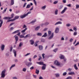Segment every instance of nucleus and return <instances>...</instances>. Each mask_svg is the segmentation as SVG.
Returning a JSON list of instances; mask_svg holds the SVG:
<instances>
[{"label":"nucleus","mask_w":79,"mask_h":79,"mask_svg":"<svg viewBox=\"0 0 79 79\" xmlns=\"http://www.w3.org/2000/svg\"><path fill=\"white\" fill-rule=\"evenodd\" d=\"M31 12L29 11L26 14H25L23 15H22L20 16V18H22V19H23V18H25L26 16H27L29 14H31Z\"/></svg>","instance_id":"1"},{"label":"nucleus","mask_w":79,"mask_h":79,"mask_svg":"<svg viewBox=\"0 0 79 79\" xmlns=\"http://www.w3.org/2000/svg\"><path fill=\"white\" fill-rule=\"evenodd\" d=\"M6 73V70L5 69L2 71L1 73V77L4 78L5 77V73Z\"/></svg>","instance_id":"2"},{"label":"nucleus","mask_w":79,"mask_h":79,"mask_svg":"<svg viewBox=\"0 0 79 79\" xmlns=\"http://www.w3.org/2000/svg\"><path fill=\"white\" fill-rule=\"evenodd\" d=\"M67 9H68V8H67V7H65L64 9L62 10V11L61 12V14H63L64 13L66 10H67Z\"/></svg>","instance_id":"3"},{"label":"nucleus","mask_w":79,"mask_h":79,"mask_svg":"<svg viewBox=\"0 0 79 79\" xmlns=\"http://www.w3.org/2000/svg\"><path fill=\"white\" fill-rule=\"evenodd\" d=\"M46 66L47 65H46V64H44L41 68L42 70H45L46 69Z\"/></svg>","instance_id":"4"},{"label":"nucleus","mask_w":79,"mask_h":79,"mask_svg":"<svg viewBox=\"0 0 79 79\" xmlns=\"http://www.w3.org/2000/svg\"><path fill=\"white\" fill-rule=\"evenodd\" d=\"M54 64L57 66H60V64L59 62L57 60H56L55 61Z\"/></svg>","instance_id":"5"},{"label":"nucleus","mask_w":79,"mask_h":79,"mask_svg":"<svg viewBox=\"0 0 79 79\" xmlns=\"http://www.w3.org/2000/svg\"><path fill=\"white\" fill-rule=\"evenodd\" d=\"M32 64V63L31 62H29L27 64H26V65L27 66H28V67H30V66H31V65Z\"/></svg>","instance_id":"6"},{"label":"nucleus","mask_w":79,"mask_h":79,"mask_svg":"<svg viewBox=\"0 0 79 79\" xmlns=\"http://www.w3.org/2000/svg\"><path fill=\"white\" fill-rule=\"evenodd\" d=\"M1 49L2 51H3L5 49V45L4 44H2L1 46Z\"/></svg>","instance_id":"7"},{"label":"nucleus","mask_w":79,"mask_h":79,"mask_svg":"<svg viewBox=\"0 0 79 79\" xmlns=\"http://www.w3.org/2000/svg\"><path fill=\"white\" fill-rule=\"evenodd\" d=\"M62 24V22H61L59 21L56 23L54 25L55 26H56V25H58V24Z\"/></svg>","instance_id":"8"},{"label":"nucleus","mask_w":79,"mask_h":79,"mask_svg":"<svg viewBox=\"0 0 79 79\" xmlns=\"http://www.w3.org/2000/svg\"><path fill=\"white\" fill-rule=\"evenodd\" d=\"M12 52L14 54L15 57H16V51L15 50L13 49L12 50Z\"/></svg>","instance_id":"9"},{"label":"nucleus","mask_w":79,"mask_h":79,"mask_svg":"<svg viewBox=\"0 0 79 79\" xmlns=\"http://www.w3.org/2000/svg\"><path fill=\"white\" fill-rule=\"evenodd\" d=\"M0 27H1L2 26V24H3V21L2 19L0 20Z\"/></svg>","instance_id":"10"},{"label":"nucleus","mask_w":79,"mask_h":79,"mask_svg":"<svg viewBox=\"0 0 79 79\" xmlns=\"http://www.w3.org/2000/svg\"><path fill=\"white\" fill-rule=\"evenodd\" d=\"M53 35H54L53 34V33H52V34L48 38V39L49 40L52 39L53 37Z\"/></svg>","instance_id":"11"},{"label":"nucleus","mask_w":79,"mask_h":79,"mask_svg":"<svg viewBox=\"0 0 79 79\" xmlns=\"http://www.w3.org/2000/svg\"><path fill=\"white\" fill-rule=\"evenodd\" d=\"M59 32V28L57 27L56 28V30L55 31V32L56 33H58V32Z\"/></svg>","instance_id":"12"},{"label":"nucleus","mask_w":79,"mask_h":79,"mask_svg":"<svg viewBox=\"0 0 79 79\" xmlns=\"http://www.w3.org/2000/svg\"><path fill=\"white\" fill-rule=\"evenodd\" d=\"M3 19H6V20H9V19H10V17H5L3 18Z\"/></svg>","instance_id":"13"},{"label":"nucleus","mask_w":79,"mask_h":79,"mask_svg":"<svg viewBox=\"0 0 79 79\" xmlns=\"http://www.w3.org/2000/svg\"><path fill=\"white\" fill-rule=\"evenodd\" d=\"M30 43L31 45H33L34 44V40H30Z\"/></svg>","instance_id":"14"},{"label":"nucleus","mask_w":79,"mask_h":79,"mask_svg":"<svg viewBox=\"0 0 79 79\" xmlns=\"http://www.w3.org/2000/svg\"><path fill=\"white\" fill-rule=\"evenodd\" d=\"M68 74L69 75H74V74H75V73H74V72H72L69 73Z\"/></svg>","instance_id":"15"},{"label":"nucleus","mask_w":79,"mask_h":79,"mask_svg":"<svg viewBox=\"0 0 79 79\" xmlns=\"http://www.w3.org/2000/svg\"><path fill=\"white\" fill-rule=\"evenodd\" d=\"M73 66L75 69H76V70H77V69H78V68L77 67L76 64H75Z\"/></svg>","instance_id":"16"},{"label":"nucleus","mask_w":79,"mask_h":79,"mask_svg":"<svg viewBox=\"0 0 79 79\" xmlns=\"http://www.w3.org/2000/svg\"><path fill=\"white\" fill-rule=\"evenodd\" d=\"M19 32V30H17L15 31L12 33L13 34H17V33H18Z\"/></svg>","instance_id":"17"},{"label":"nucleus","mask_w":79,"mask_h":79,"mask_svg":"<svg viewBox=\"0 0 79 79\" xmlns=\"http://www.w3.org/2000/svg\"><path fill=\"white\" fill-rule=\"evenodd\" d=\"M19 18V16H16L15 17L14 19H13V20L15 21V20H16V19H18Z\"/></svg>","instance_id":"18"},{"label":"nucleus","mask_w":79,"mask_h":79,"mask_svg":"<svg viewBox=\"0 0 79 79\" xmlns=\"http://www.w3.org/2000/svg\"><path fill=\"white\" fill-rule=\"evenodd\" d=\"M36 19H35L33 21H31V22H30L29 24H32V23H35V22H36Z\"/></svg>","instance_id":"19"},{"label":"nucleus","mask_w":79,"mask_h":79,"mask_svg":"<svg viewBox=\"0 0 79 79\" xmlns=\"http://www.w3.org/2000/svg\"><path fill=\"white\" fill-rule=\"evenodd\" d=\"M36 63H37V64H40V65H43L44 64V62H36Z\"/></svg>","instance_id":"20"},{"label":"nucleus","mask_w":79,"mask_h":79,"mask_svg":"<svg viewBox=\"0 0 79 79\" xmlns=\"http://www.w3.org/2000/svg\"><path fill=\"white\" fill-rule=\"evenodd\" d=\"M16 66V65L15 64H12L10 69V71L11 69H12V68H14V67H15V66Z\"/></svg>","instance_id":"21"},{"label":"nucleus","mask_w":79,"mask_h":79,"mask_svg":"<svg viewBox=\"0 0 79 79\" xmlns=\"http://www.w3.org/2000/svg\"><path fill=\"white\" fill-rule=\"evenodd\" d=\"M39 48L40 50H43V46L42 45H40L39 46Z\"/></svg>","instance_id":"22"},{"label":"nucleus","mask_w":79,"mask_h":79,"mask_svg":"<svg viewBox=\"0 0 79 79\" xmlns=\"http://www.w3.org/2000/svg\"><path fill=\"white\" fill-rule=\"evenodd\" d=\"M58 9H56L54 13L56 15H58Z\"/></svg>","instance_id":"23"},{"label":"nucleus","mask_w":79,"mask_h":79,"mask_svg":"<svg viewBox=\"0 0 79 79\" xmlns=\"http://www.w3.org/2000/svg\"><path fill=\"white\" fill-rule=\"evenodd\" d=\"M27 29V28H25L24 29L21 31V33H24V32H26V31Z\"/></svg>","instance_id":"24"},{"label":"nucleus","mask_w":79,"mask_h":79,"mask_svg":"<svg viewBox=\"0 0 79 79\" xmlns=\"http://www.w3.org/2000/svg\"><path fill=\"white\" fill-rule=\"evenodd\" d=\"M14 37H15V40L18 41V39H19L18 36H16V35H15V36H14Z\"/></svg>","instance_id":"25"},{"label":"nucleus","mask_w":79,"mask_h":79,"mask_svg":"<svg viewBox=\"0 0 79 79\" xmlns=\"http://www.w3.org/2000/svg\"><path fill=\"white\" fill-rule=\"evenodd\" d=\"M45 8H46V5H44V6H43L41 7V10H45Z\"/></svg>","instance_id":"26"},{"label":"nucleus","mask_w":79,"mask_h":79,"mask_svg":"<svg viewBox=\"0 0 79 79\" xmlns=\"http://www.w3.org/2000/svg\"><path fill=\"white\" fill-rule=\"evenodd\" d=\"M60 59H63L64 58V56H63V55L60 54Z\"/></svg>","instance_id":"27"},{"label":"nucleus","mask_w":79,"mask_h":79,"mask_svg":"<svg viewBox=\"0 0 79 79\" xmlns=\"http://www.w3.org/2000/svg\"><path fill=\"white\" fill-rule=\"evenodd\" d=\"M40 27V26L36 27L35 28V31H38Z\"/></svg>","instance_id":"28"},{"label":"nucleus","mask_w":79,"mask_h":79,"mask_svg":"<svg viewBox=\"0 0 79 79\" xmlns=\"http://www.w3.org/2000/svg\"><path fill=\"white\" fill-rule=\"evenodd\" d=\"M35 73L37 74H39V70H37V69H36Z\"/></svg>","instance_id":"29"},{"label":"nucleus","mask_w":79,"mask_h":79,"mask_svg":"<svg viewBox=\"0 0 79 79\" xmlns=\"http://www.w3.org/2000/svg\"><path fill=\"white\" fill-rule=\"evenodd\" d=\"M10 4L11 5H13L14 4V0H11Z\"/></svg>","instance_id":"30"},{"label":"nucleus","mask_w":79,"mask_h":79,"mask_svg":"<svg viewBox=\"0 0 79 79\" xmlns=\"http://www.w3.org/2000/svg\"><path fill=\"white\" fill-rule=\"evenodd\" d=\"M23 44L22 42H21L19 43V47H21L22 46H23Z\"/></svg>","instance_id":"31"},{"label":"nucleus","mask_w":79,"mask_h":79,"mask_svg":"<svg viewBox=\"0 0 79 79\" xmlns=\"http://www.w3.org/2000/svg\"><path fill=\"white\" fill-rule=\"evenodd\" d=\"M37 35H38V36H42V33H38L37 34Z\"/></svg>","instance_id":"32"},{"label":"nucleus","mask_w":79,"mask_h":79,"mask_svg":"<svg viewBox=\"0 0 79 79\" xmlns=\"http://www.w3.org/2000/svg\"><path fill=\"white\" fill-rule=\"evenodd\" d=\"M47 33H44V35H43L42 36V37H47Z\"/></svg>","instance_id":"33"},{"label":"nucleus","mask_w":79,"mask_h":79,"mask_svg":"<svg viewBox=\"0 0 79 79\" xmlns=\"http://www.w3.org/2000/svg\"><path fill=\"white\" fill-rule=\"evenodd\" d=\"M20 38H25V37L24 36V35H20Z\"/></svg>","instance_id":"34"},{"label":"nucleus","mask_w":79,"mask_h":79,"mask_svg":"<svg viewBox=\"0 0 79 79\" xmlns=\"http://www.w3.org/2000/svg\"><path fill=\"white\" fill-rule=\"evenodd\" d=\"M53 52H55V53H56V52L58 51V48H56L55 49H54L53 50Z\"/></svg>","instance_id":"35"},{"label":"nucleus","mask_w":79,"mask_h":79,"mask_svg":"<svg viewBox=\"0 0 79 79\" xmlns=\"http://www.w3.org/2000/svg\"><path fill=\"white\" fill-rule=\"evenodd\" d=\"M73 30L75 31V32H76L77 31V27H74L73 28Z\"/></svg>","instance_id":"36"},{"label":"nucleus","mask_w":79,"mask_h":79,"mask_svg":"<svg viewBox=\"0 0 79 79\" xmlns=\"http://www.w3.org/2000/svg\"><path fill=\"white\" fill-rule=\"evenodd\" d=\"M33 1L35 6H37V2H36L35 0H33Z\"/></svg>","instance_id":"37"},{"label":"nucleus","mask_w":79,"mask_h":79,"mask_svg":"<svg viewBox=\"0 0 79 79\" xmlns=\"http://www.w3.org/2000/svg\"><path fill=\"white\" fill-rule=\"evenodd\" d=\"M71 26V24L70 23H68L66 24V26L67 27H69Z\"/></svg>","instance_id":"38"},{"label":"nucleus","mask_w":79,"mask_h":79,"mask_svg":"<svg viewBox=\"0 0 79 79\" xmlns=\"http://www.w3.org/2000/svg\"><path fill=\"white\" fill-rule=\"evenodd\" d=\"M31 55V53H27V54L24 55V56H28V55Z\"/></svg>","instance_id":"39"},{"label":"nucleus","mask_w":79,"mask_h":79,"mask_svg":"<svg viewBox=\"0 0 79 79\" xmlns=\"http://www.w3.org/2000/svg\"><path fill=\"white\" fill-rule=\"evenodd\" d=\"M77 32H74L73 33V35L75 36H76V35H77Z\"/></svg>","instance_id":"40"},{"label":"nucleus","mask_w":79,"mask_h":79,"mask_svg":"<svg viewBox=\"0 0 79 79\" xmlns=\"http://www.w3.org/2000/svg\"><path fill=\"white\" fill-rule=\"evenodd\" d=\"M14 61L15 63H18V60L16 59H14Z\"/></svg>","instance_id":"41"},{"label":"nucleus","mask_w":79,"mask_h":79,"mask_svg":"<svg viewBox=\"0 0 79 79\" xmlns=\"http://www.w3.org/2000/svg\"><path fill=\"white\" fill-rule=\"evenodd\" d=\"M45 54L44 53H43V54H42V56L43 57V59H44V58H45V56H45Z\"/></svg>","instance_id":"42"},{"label":"nucleus","mask_w":79,"mask_h":79,"mask_svg":"<svg viewBox=\"0 0 79 79\" xmlns=\"http://www.w3.org/2000/svg\"><path fill=\"white\" fill-rule=\"evenodd\" d=\"M73 79V78H72V77L71 76L68 77L66 78V79Z\"/></svg>","instance_id":"43"},{"label":"nucleus","mask_w":79,"mask_h":79,"mask_svg":"<svg viewBox=\"0 0 79 79\" xmlns=\"http://www.w3.org/2000/svg\"><path fill=\"white\" fill-rule=\"evenodd\" d=\"M31 6V5H27V6L26 7V8H29Z\"/></svg>","instance_id":"44"},{"label":"nucleus","mask_w":79,"mask_h":79,"mask_svg":"<svg viewBox=\"0 0 79 79\" xmlns=\"http://www.w3.org/2000/svg\"><path fill=\"white\" fill-rule=\"evenodd\" d=\"M52 33V32L50 31H48V35L50 36V34Z\"/></svg>","instance_id":"45"},{"label":"nucleus","mask_w":79,"mask_h":79,"mask_svg":"<svg viewBox=\"0 0 79 79\" xmlns=\"http://www.w3.org/2000/svg\"><path fill=\"white\" fill-rule=\"evenodd\" d=\"M30 36V34H27V35L25 36V38H26V37H28Z\"/></svg>","instance_id":"46"},{"label":"nucleus","mask_w":79,"mask_h":79,"mask_svg":"<svg viewBox=\"0 0 79 79\" xmlns=\"http://www.w3.org/2000/svg\"><path fill=\"white\" fill-rule=\"evenodd\" d=\"M74 49H75V48L73 46L71 47V50H74Z\"/></svg>","instance_id":"47"},{"label":"nucleus","mask_w":79,"mask_h":79,"mask_svg":"<svg viewBox=\"0 0 79 79\" xmlns=\"http://www.w3.org/2000/svg\"><path fill=\"white\" fill-rule=\"evenodd\" d=\"M23 71L24 72H26V68H23Z\"/></svg>","instance_id":"48"},{"label":"nucleus","mask_w":79,"mask_h":79,"mask_svg":"<svg viewBox=\"0 0 79 79\" xmlns=\"http://www.w3.org/2000/svg\"><path fill=\"white\" fill-rule=\"evenodd\" d=\"M14 16V14H12L11 15V17H10V19H12L13 17Z\"/></svg>","instance_id":"49"},{"label":"nucleus","mask_w":79,"mask_h":79,"mask_svg":"<svg viewBox=\"0 0 79 79\" xmlns=\"http://www.w3.org/2000/svg\"><path fill=\"white\" fill-rule=\"evenodd\" d=\"M79 8V5H76V9H77Z\"/></svg>","instance_id":"50"},{"label":"nucleus","mask_w":79,"mask_h":79,"mask_svg":"<svg viewBox=\"0 0 79 79\" xmlns=\"http://www.w3.org/2000/svg\"><path fill=\"white\" fill-rule=\"evenodd\" d=\"M56 77H60V74L59 73H57V74H56Z\"/></svg>","instance_id":"51"},{"label":"nucleus","mask_w":79,"mask_h":79,"mask_svg":"<svg viewBox=\"0 0 79 79\" xmlns=\"http://www.w3.org/2000/svg\"><path fill=\"white\" fill-rule=\"evenodd\" d=\"M49 24V23L48 22H46L44 23V25L45 26H47L48 24Z\"/></svg>","instance_id":"52"},{"label":"nucleus","mask_w":79,"mask_h":79,"mask_svg":"<svg viewBox=\"0 0 79 79\" xmlns=\"http://www.w3.org/2000/svg\"><path fill=\"white\" fill-rule=\"evenodd\" d=\"M66 74H67V73H66V72H64L63 74V75L64 76H66Z\"/></svg>","instance_id":"53"},{"label":"nucleus","mask_w":79,"mask_h":79,"mask_svg":"<svg viewBox=\"0 0 79 79\" xmlns=\"http://www.w3.org/2000/svg\"><path fill=\"white\" fill-rule=\"evenodd\" d=\"M14 29V27H12L10 28V31H12V30H13Z\"/></svg>","instance_id":"54"},{"label":"nucleus","mask_w":79,"mask_h":79,"mask_svg":"<svg viewBox=\"0 0 79 79\" xmlns=\"http://www.w3.org/2000/svg\"><path fill=\"white\" fill-rule=\"evenodd\" d=\"M58 1H55L54 2L53 4H56V3H58Z\"/></svg>","instance_id":"55"},{"label":"nucleus","mask_w":79,"mask_h":79,"mask_svg":"<svg viewBox=\"0 0 79 79\" xmlns=\"http://www.w3.org/2000/svg\"><path fill=\"white\" fill-rule=\"evenodd\" d=\"M12 50H13V47H11L10 48V52H12Z\"/></svg>","instance_id":"56"},{"label":"nucleus","mask_w":79,"mask_h":79,"mask_svg":"<svg viewBox=\"0 0 79 79\" xmlns=\"http://www.w3.org/2000/svg\"><path fill=\"white\" fill-rule=\"evenodd\" d=\"M68 71H69V72L71 71V70H72V69H71L70 68H69L68 69Z\"/></svg>","instance_id":"57"},{"label":"nucleus","mask_w":79,"mask_h":79,"mask_svg":"<svg viewBox=\"0 0 79 79\" xmlns=\"http://www.w3.org/2000/svg\"><path fill=\"white\" fill-rule=\"evenodd\" d=\"M7 21L8 22H10V21H13V19H12L11 20H7Z\"/></svg>","instance_id":"58"},{"label":"nucleus","mask_w":79,"mask_h":79,"mask_svg":"<svg viewBox=\"0 0 79 79\" xmlns=\"http://www.w3.org/2000/svg\"><path fill=\"white\" fill-rule=\"evenodd\" d=\"M45 40L44 39H42L41 40V42H45Z\"/></svg>","instance_id":"59"},{"label":"nucleus","mask_w":79,"mask_h":79,"mask_svg":"<svg viewBox=\"0 0 79 79\" xmlns=\"http://www.w3.org/2000/svg\"><path fill=\"white\" fill-rule=\"evenodd\" d=\"M21 34V32H19L17 34V35H18V36H20V35Z\"/></svg>","instance_id":"60"},{"label":"nucleus","mask_w":79,"mask_h":79,"mask_svg":"<svg viewBox=\"0 0 79 79\" xmlns=\"http://www.w3.org/2000/svg\"><path fill=\"white\" fill-rule=\"evenodd\" d=\"M62 2L64 3H66V0H63L62 1Z\"/></svg>","instance_id":"61"},{"label":"nucleus","mask_w":79,"mask_h":79,"mask_svg":"<svg viewBox=\"0 0 79 79\" xmlns=\"http://www.w3.org/2000/svg\"><path fill=\"white\" fill-rule=\"evenodd\" d=\"M33 8H34V6H32L31 7V8L30 9V11H32V10H33Z\"/></svg>","instance_id":"62"},{"label":"nucleus","mask_w":79,"mask_h":79,"mask_svg":"<svg viewBox=\"0 0 79 79\" xmlns=\"http://www.w3.org/2000/svg\"><path fill=\"white\" fill-rule=\"evenodd\" d=\"M12 79H18L16 77H12Z\"/></svg>","instance_id":"63"},{"label":"nucleus","mask_w":79,"mask_h":79,"mask_svg":"<svg viewBox=\"0 0 79 79\" xmlns=\"http://www.w3.org/2000/svg\"><path fill=\"white\" fill-rule=\"evenodd\" d=\"M34 69V67L33 66H32L30 68V69H31V70L32 69Z\"/></svg>","instance_id":"64"}]
</instances>
